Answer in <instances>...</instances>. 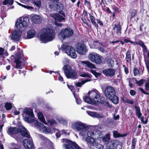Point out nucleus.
<instances>
[{
	"label": "nucleus",
	"mask_w": 149,
	"mask_h": 149,
	"mask_svg": "<svg viewBox=\"0 0 149 149\" xmlns=\"http://www.w3.org/2000/svg\"><path fill=\"white\" fill-rule=\"evenodd\" d=\"M104 94L107 99L113 103L118 104L119 101V98L116 95V92L114 88L111 86H107L105 89Z\"/></svg>",
	"instance_id": "f257e3e1"
},
{
	"label": "nucleus",
	"mask_w": 149,
	"mask_h": 149,
	"mask_svg": "<svg viewBox=\"0 0 149 149\" xmlns=\"http://www.w3.org/2000/svg\"><path fill=\"white\" fill-rule=\"evenodd\" d=\"M43 33L40 36L41 39L47 42L52 41L55 38V33L54 30L51 27L42 29Z\"/></svg>",
	"instance_id": "f03ea898"
},
{
	"label": "nucleus",
	"mask_w": 149,
	"mask_h": 149,
	"mask_svg": "<svg viewBox=\"0 0 149 149\" xmlns=\"http://www.w3.org/2000/svg\"><path fill=\"white\" fill-rule=\"evenodd\" d=\"M71 69L70 67L67 65H64L62 69L67 78L75 79L77 78V73L75 70L71 71Z\"/></svg>",
	"instance_id": "7ed1b4c3"
},
{
	"label": "nucleus",
	"mask_w": 149,
	"mask_h": 149,
	"mask_svg": "<svg viewBox=\"0 0 149 149\" xmlns=\"http://www.w3.org/2000/svg\"><path fill=\"white\" fill-rule=\"evenodd\" d=\"M29 22V20L27 17H19L17 19L16 23V27L18 30H20L23 27H27Z\"/></svg>",
	"instance_id": "20e7f679"
},
{
	"label": "nucleus",
	"mask_w": 149,
	"mask_h": 149,
	"mask_svg": "<svg viewBox=\"0 0 149 149\" xmlns=\"http://www.w3.org/2000/svg\"><path fill=\"white\" fill-rule=\"evenodd\" d=\"M100 93L96 90L95 89L92 91L90 97L89 96L85 97L83 99L84 101L88 103H91L93 100L95 102L98 101V97L100 96Z\"/></svg>",
	"instance_id": "39448f33"
},
{
	"label": "nucleus",
	"mask_w": 149,
	"mask_h": 149,
	"mask_svg": "<svg viewBox=\"0 0 149 149\" xmlns=\"http://www.w3.org/2000/svg\"><path fill=\"white\" fill-rule=\"evenodd\" d=\"M62 50L69 56H75L77 55L74 48L68 45V43H65L61 46Z\"/></svg>",
	"instance_id": "423d86ee"
},
{
	"label": "nucleus",
	"mask_w": 149,
	"mask_h": 149,
	"mask_svg": "<svg viewBox=\"0 0 149 149\" xmlns=\"http://www.w3.org/2000/svg\"><path fill=\"white\" fill-rule=\"evenodd\" d=\"M62 140L63 143L65 142L68 144L63 145V146L66 149H81L75 142H73L66 139H62Z\"/></svg>",
	"instance_id": "0eeeda50"
},
{
	"label": "nucleus",
	"mask_w": 149,
	"mask_h": 149,
	"mask_svg": "<svg viewBox=\"0 0 149 149\" xmlns=\"http://www.w3.org/2000/svg\"><path fill=\"white\" fill-rule=\"evenodd\" d=\"M73 33V31L72 29L67 28L62 30L58 34V36L60 39L64 40L71 36Z\"/></svg>",
	"instance_id": "6e6552de"
},
{
	"label": "nucleus",
	"mask_w": 149,
	"mask_h": 149,
	"mask_svg": "<svg viewBox=\"0 0 149 149\" xmlns=\"http://www.w3.org/2000/svg\"><path fill=\"white\" fill-rule=\"evenodd\" d=\"M86 141L90 149H98L99 145L93 137L88 136L86 139Z\"/></svg>",
	"instance_id": "1a4fd4ad"
},
{
	"label": "nucleus",
	"mask_w": 149,
	"mask_h": 149,
	"mask_svg": "<svg viewBox=\"0 0 149 149\" xmlns=\"http://www.w3.org/2000/svg\"><path fill=\"white\" fill-rule=\"evenodd\" d=\"M11 57H13L14 62L16 63L15 68L17 69H22V64L25 63L26 60L25 56H11Z\"/></svg>",
	"instance_id": "9d476101"
},
{
	"label": "nucleus",
	"mask_w": 149,
	"mask_h": 149,
	"mask_svg": "<svg viewBox=\"0 0 149 149\" xmlns=\"http://www.w3.org/2000/svg\"><path fill=\"white\" fill-rule=\"evenodd\" d=\"M50 16L55 19V23L56 25L59 27H62L63 26V24H61L60 22L62 21L65 22V18L58 14L57 13L51 14Z\"/></svg>",
	"instance_id": "9b49d317"
},
{
	"label": "nucleus",
	"mask_w": 149,
	"mask_h": 149,
	"mask_svg": "<svg viewBox=\"0 0 149 149\" xmlns=\"http://www.w3.org/2000/svg\"><path fill=\"white\" fill-rule=\"evenodd\" d=\"M74 127L78 131H86L89 129L88 127L81 122H76L74 124Z\"/></svg>",
	"instance_id": "f8f14e48"
},
{
	"label": "nucleus",
	"mask_w": 149,
	"mask_h": 149,
	"mask_svg": "<svg viewBox=\"0 0 149 149\" xmlns=\"http://www.w3.org/2000/svg\"><path fill=\"white\" fill-rule=\"evenodd\" d=\"M77 53L81 55H84L88 51L86 46L84 44L79 43L76 48Z\"/></svg>",
	"instance_id": "ddd939ff"
},
{
	"label": "nucleus",
	"mask_w": 149,
	"mask_h": 149,
	"mask_svg": "<svg viewBox=\"0 0 149 149\" xmlns=\"http://www.w3.org/2000/svg\"><path fill=\"white\" fill-rule=\"evenodd\" d=\"M134 108L135 109V112L136 115L138 118H140V120L143 124H147L148 121V119H147L145 121H144V117L143 116H141L142 114L141 112L140 109L139 107L135 105L134 106Z\"/></svg>",
	"instance_id": "4468645a"
},
{
	"label": "nucleus",
	"mask_w": 149,
	"mask_h": 149,
	"mask_svg": "<svg viewBox=\"0 0 149 149\" xmlns=\"http://www.w3.org/2000/svg\"><path fill=\"white\" fill-rule=\"evenodd\" d=\"M23 144L24 147L27 149H32L34 147L32 139H24L23 141Z\"/></svg>",
	"instance_id": "2eb2a0df"
},
{
	"label": "nucleus",
	"mask_w": 149,
	"mask_h": 149,
	"mask_svg": "<svg viewBox=\"0 0 149 149\" xmlns=\"http://www.w3.org/2000/svg\"><path fill=\"white\" fill-rule=\"evenodd\" d=\"M19 133H20L21 135L24 137L29 138L31 136L27 130L24 127L22 126L21 128H18Z\"/></svg>",
	"instance_id": "dca6fc26"
},
{
	"label": "nucleus",
	"mask_w": 149,
	"mask_h": 149,
	"mask_svg": "<svg viewBox=\"0 0 149 149\" xmlns=\"http://www.w3.org/2000/svg\"><path fill=\"white\" fill-rule=\"evenodd\" d=\"M22 34V32L19 31H14L12 34L11 38L14 40L18 41L20 38Z\"/></svg>",
	"instance_id": "f3484780"
},
{
	"label": "nucleus",
	"mask_w": 149,
	"mask_h": 149,
	"mask_svg": "<svg viewBox=\"0 0 149 149\" xmlns=\"http://www.w3.org/2000/svg\"><path fill=\"white\" fill-rule=\"evenodd\" d=\"M115 70L111 68H107L103 70L102 73L107 76H113L115 74Z\"/></svg>",
	"instance_id": "a211bd4d"
},
{
	"label": "nucleus",
	"mask_w": 149,
	"mask_h": 149,
	"mask_svg": "<svg viewBox=\"0 0 149 149\" xmlns=\"http://www.w3.org/2000/svg\"><path fill=\"white\" fill-rule=\"evenodd\" d=\"M7 133L9 135L11 136L13 134H16L19 133L18 128L16 127H8Z\"/></svg>",
	"instance_id": "6ab92c4d"
},
{
	"label": "nucleus",
	"mask_w": 149,
	"mask_h": 149,
	"mask_svg": "<svg viewBox=\"0 0 149 149\" xmlns=\"http://www.w3.org/2000/svg\"><path fill=\"white\" fill-rule=\"evenodd\" d=\"M32 21L36 24H40L41 22L42 19L40 15H34L31 18Z\"/></svg>",
	"instance_id": "aec40b11"
},
{
	"label": "nucleus",
	"mask_w": 149,
	"mask_h": 149,
	"mask_svg": "<svg viewBox=\"0 0 149 149\" xmlns=\"http://www.w3.org/2000/svg\"><path fill=\"white\" fill-rule=\"evenodd\" d=\"M86 112L88 115L93 118H100L102 117L101 114H99L96 112H92L89 111H87Z\"/></svg>",
	"instance_id": "412c9836"
},
{
	"label": "nucleus",
	"mask_w": 149,
	"mask_h": 149,
	"mask_svg": "<svg viewBox=\"0 0 149 149\" xmlns=\"http://www.w3.org/2000/svg\"><path fill=\"white\" fill-rule=\"evenodd\" d=\"M101 56H89L91 61L95 62L96 64H100L102 61V60L100 57Z\"/></svg>",
	"instance_id": "4be33fe9"
},
{
	"label": "nucleus",
	"mask_w": 149,
	"mask_h": 149,
	"mask_svg": "<svg viewBox=\"0 0 149 149\" xmlns=\"http://www.w3.org/2000/svg\"><path fill=\"white\" fill-rule=\"evenodd\" d=\"M36 34V31L33 29L29 30L27 33V38L30 39L33 38Z\"/></svg>",
	"instance_id": "5701e85b"
},
{
	"label": "nucleus",
	"mask_w": 149,
	"mask_h": 149,
	"mask_svg": "<svg viewBox=\"0 0 149 149\" xmlns=\"http://www.w3.org/2000/svg\"><path fill=\"white\" fill-rule=\"evenodd\" d=\"M113 137L115 138L126 136L128 134H121L118 133V131L117 130L113 131Z\"/></svg>",
	"instance_id": "b1692460"
},
{
	"label": "nucleus",
	"mask_w": 149,
	"mask_h": 149,
	"mask_svg": "<svg viewBox=\"0 0 149 149\" xmlns=\"http://www.w3.org/2000/svg\"><path fill=\"white\" fill-rule=\"evenodd\" d=\"M24 113L29 115L31 117H33L34 116V114L33 110L30 108L26 107L24 109Z\"/></svg>",
	"instance_id": "393cba45"
},
{
	"label": "nucleus",
	"mask_w": 149,
	"mask_h": 149,
	"mask_svg": "<svg viewBox=\"0 0 149 149\" xmlns=\"http://www.w3.org/2000/svg\"><path fill=\"white\" fill-rule=\"evenodd\" d=\"M82 63L85 64V66L89 67L91 69H95L96 67L95 65L88 61H82Z\"/></svg>",
	"instance_id": "a878e982"
},
{
	"label": "nucleus",
	"mask_w": 149,
	"mask_h": 149,
	"mask_svg": "<svg viewBox=\"0 0 149 149\" xmlns=\"http://www.w3.org/2000/svg\"><path fill=\"white\" fill-rule=\"evenodd\" d=\"M102 45V43H100L97 41H95L93 42V44L91 45V48H98Z\"/></svg>",
	"instance_id": "bb28decb"
},
{
	"label": "nucleus",
	"mask_w": 149,
	"mask_h": 149,
	"mask_svg": "<svg viewBox=\"0 0 149 149\" xmlns=\"http://www.w3.org/2000/svg\"><path fill=\"white\" fill-rule=\"evenodd\" d=\"M116 29V33L117 34L121 33V27L120 25L119 24H115L114 25V26L113 28V30H115Z\"/></svg>",
	"instance_id": "cd10ccee"
},
{
	"label": "nucleus",
	"mask_w": 149,
	"mask_h": 149,
	"mask_svg": "<svg viewBox=\"0 0 149 149\" xmlns=\"http://www.w3.org/2000/svg\"><path fill=\"white\" fill-rule=\"evenodd\" d=\"M74 97L76 99V102L77 104H80L81 103L82 100L79 97V95L75 93V92H73Z\"/></svg>",
	"instance_id": "c85d7f7f"
},
{
	"label": "nucleus",
	"mask_w": 149,
	"mask_h": 149,
	"mask_svg": "<svg viewBox=\"0 0 149 149\" xmlns=\"http://www.w3.org/2000/svg\"><path fill=\"white\" fill-rule=\"evenodd\" d=\"M89 14L90 18V20L91 23L93 24V25L95 26V27L97 29H98V25L97 24H96V22L95 21V18L90 14Z\"/></svg>",
	"instance_id": "c756f323"
},
{
	"label": "nucleus",
	"mask_w": 149,
	"mask_h": 149,
	"mask_svg": "<svg viewBox=\"0 0 149 149\" xmlns=\"http://www.w3.org/2000/svg\"><path fill=\"white\" fill-rule=\"evenodd\" d=\"M38 118L43 123L46 125L47 124L44 116L41 113L38 114Z\"/></svg>",
	"instance_id": "7c9ffc66"
},
{
	"label": "nucleus",
	"mask_w": 149,
	"mask_h": 149,
	"mask_svg": "<svg viewBox=\"0 0 149 149\" xmlns=\"http://www.w3.org/2000/svg\"><path fill=\"white\" fill-rule=\"evenodd\" d=\"M31 3L38 8H40L41 6V3L40 0H33L32 1Z\"/></svg>",
	"instance_id": "2f4dec72"
},
{
	"label": "nucleus",
	"mask_w": 149,
	"mask_h": 149,
	"mask_svg": "<svg viewBox=\"0 0 149 149\" xmlns=\"http://www.w3.org/2000/svg\"><path fill=\"white\" fill-rule=\"evenodd\" d=\"M12 104L10 102H6L4 105V107L6 110L8 111L10 110L13 107Z\"/></svg>",
	"instance_id": "473e14b6"
},
{
	"label": "nucleus",
	"mask_w": 149,
	"mask_h": 149,
	"mask_svg": "<svg viewBox=\"0 0 149 149\" xmlns=\"http://www.w3.org/2000/svg\"><path fill=\"white\" fill-rule=\"evenodd\" d=\"M63 6L61 3L58 2L56 4V10L57 11L60 10H62L63 9Z\"/></svg>",
	"instance_id": "72a5a7b5"
},
{
	"label": "nucleus",
	"mask_w": 149,
	"mask_h": 149,
	"mask_svg": "<svg viewBox=\"0 0 149 149\" xmlns=\"http://www.w3.org/2000/svg\"><path fill=\"white\" fill-rule=\"evenodd\" d=\"M0 55H4L6 56H8V54L7 51L2 47H0Z\"/></svg>",
	"instance_id": "f704fd0d"
},
{
	"label": "nucleus",
	"mask_w": 149,
	"mask_h": 149,
	"mask_svg": "<svg viewBox=\"0 0 149 149\" xmlns=\"http://www.w3.org/2000/svg\"><path fill=\"white\" fill-rule=\"evenodd\" d=\"M137 12V10L136 9H133L131 12V15L130 18L132 19L133 17L135 16Z\"/></svg>",
	"instance_id": "c9c22d12"
},
{
	"label": "nucleus",
	"mask_w": 149,
	"mask_h": 149,
	"mask_svg": "<svg viewBox=\"0 0 149 149\" xmlns=\"http://www.w3.org/2000/svg\"><path fill=\"white\" fill-rule=\"evenodd\" d=\"M80 76L83 77H88L89 78H91L92 77L91 74H90L88 72L85 73V72H84L83 74H80Z\"/></svg>",
	"instance_id": "e433bc0d"
},
{
	"label": "nucleus",
	"mask_w": 149,
	"mask_h": 149,
	"mask_svg": "<svg viewBox=\"0 0 149 149\" xmlns=\"http://www.w3.org/2000/svg\"><path fill=\"white\" fill-rule=\"evenodd\" d=\"M18 4L20 6H22L24 7L25 8H27V9L28 10H33L34 9V8L32 6H26L24 5H23L22 4H21L20 3H18Z\"/></svg>",
	"instance_id": "4c0bfd02"
},
{
	"label": "nucleus",
	"mask_w": 149,
	"mask_h": 149,
	"mask_svg": "<svg viewBox=\"0 0 149 149\" xmlns=\"http://www.w3.org/2000/svg\"><path fill=\"white\" fill-rule=\"evenodd\" d=\"M136 140L135 138H134L132 141V146L131 149H135L136 144Z\"/></svg>",
	"instance_id": "58836bf2"
},
{
	"label": "nucleus",
	"mask_w": 149,
	"mask_h": 149,
	"mask_svg": "<svg viewBox=\"0 0 149 149\" xmlns=\"http://www.w3.org/2000/svg\"><path fill=\"white\" fill-rule=\"evenodd\" d=\"M13 3V0H5L3 2V4L4 5H6L8 4L12 5Z\"/></svg>",
	"instance_id": "ea45409f"
},
{
	"label": "nucleus",
	"mask_w": 149,
	"mask_h": 149,
	"mask_svg": "<svg viewBox=\"0 0 149 149\" xmlns=\"http://www.w3.org/2000/svg\"><path fill=\"white\" fill-rule=\"evenodd\" d=\"M145 87L146 91L149 92V79L145 80Z\"/></svg>",
	"instance_id": "a19ab883"
},
{
	"label": "nucleus",
	"mask_w": 149,
	"mask_h": 149,
	"mask_svg": "<svg viewBox=\"0 0 149 149\" xmlns=\"http://www.w3.org/2000/svg\"><path fill=\"white\" fill-rule=\"evenodd\" d=\"M101 104L104 105L108 107L109 108H111L112 107V105L109 104V102L105 100L102 102H101Z\"/></svg>",
	"instance_id": "79ce46f5"
},
{
	"label": "nucleus",
	"mask_w": 149,
	"mask_h": 149,
	"mask_svg": "<svg viewBox=\"0 0 149 149\" xmlns=\"http://www.w3.org/2000/svg\"><path fill=\"white\" fill-rule=\"evenodd\" d=\"M138 45L142 48V50L145 49L146 47V45H144L143 42L141 40H140L138 42Z\"/></svg>",
	"instance_id": "37998d69"
},
{
	"label": "nucleus",
	"mask_w": 149,
	"mask_h": 149,
	"mask_svg": "<svg viewBox=\"0 0 149 149\" xmlns=\"http://www.w3.org/2000/svg\"><path fill=\"white\" fill-rule=\"evenodd\" d=\"M136 80V83L139 86H141L143 83L144 81H145V80L142 79L139 81H137L136 80Z\"/></svg>",
	"instance_id": "c03bdc74"
},
{
	"label": "nucleus",
	"mask_w": 149,
	"mask_h": 149,
	"mask_svg": "<svg viewBox=\"0 0 149 149\" xmlns=\"http://www.w3.org/2000/svg\"><path fill=\"white\" fill-rule=\"evenodd\" d=\"M110 137L109 134H107L105 136H104L103 138V140L104 141L108 142L110 140Z\"/></svg>",
	"instance_id": "a18cd8bd"
},
{
	"label": "nucleus",
	"mask_w": 149,
	"mask_h": 149,
	"mask_svg": "<svg viewBox=\"0 0 149 149\" xmlns=\"http://www.w3.org/2000/svg\"><path fill=\"white\" fill-rule=\"evenodd\" d=\"M133 72L134 76L140 73V72L138 69L136 67H135L133 70Z\"/></svg>",
	"instance_id": "49530a36"
},
{
	"label": "nucleus",
	"mask_w": 149,
	"mask_h": 149,
	"mask_svg": "<svg viewBox=\"0 0 149 149\" xmlns=\"http://www.w3.org/2000/svg\"><path fill=\"white\" fill-rule=\"evenodd\" d=\"M67 86L68 87V88L69 89H70V91L72 92H75V91H74L75 88L73 86L71 85H69L68 84H67Z\"/></svg>",
	"instance_id": "de8ad7c7"
},
{
	"label": "nucleus",
	"mask_w": 149,
	"mask_h": 149,
	"mask_svg": "<svg viewBox=\"0 0 149 149\" xmlns=\"http://www.w3.org/2000/svg\"><path fill=\"white\" fill-rule=\"evenodd\" d=\"M97 100H98V102L101 103V102H102L103 101L105 100V99L104 97L101 96L100 95V96L98 97Z\"/></svg>",
	"instance_id": "09e8293b"
},
{
	"label": "nucleus",
	"mask_w": 149,
	"mask_h": 149,
	"mask_svg": "<svg viewBox=\"0 0 149 149\" xmlns=\"http://www.w3.org/2000/svg\"><path fill=\"white\" fill-rule=\"evenodd\" d=\"M144 56H149V52L148 51L147 47L143 50Z\"/></svg>",
	"instance_id": "8fccbe9b"
},
{
	"label": "nucleus",
	"mask_w": 149,
	"mask_h": 149,
	"mask_svg": "<svg viewBox=\"0 0 149 149\" xmlns=\"http://www.w3.org/2000/svg\"><path fill=\"white\" fill-rule=\"evenodd\" d=\"M94 134L93 131L92 130L91 131H88L87 132V134L88 136H90L92 137V136Z\"/></svg>",
	"instance_id": "3c124183"
},
{
	"label": "nucleus",
	"mask_w": 149,
	"mask_h": 149,
	"mask_svg": "<svg viewBox=\"0 0 149 149\" xmlns=\"http://www.w3.org/2000/svg\"><path fill=\"white\" fill-rule=\"evenodd\" d=\"M125 102L132 104H134V102L132 100L126 98H125Z\"/></svg>",
	"instance_id": "603ef678"
},
{
	"label": "nucleus",
	"mask_w": 149,
	"mask_h": 149,
	"mask_svg": "<svg viewBox=\"0 0 149 149\" xmlns=\"http://www.w3.org/2000/svg\"><path fill=\"white\" fill-rule=\"evenodd\" d=\"M57 73H58V75L59 76L58 78V80L61 82L64 81L63 78L61 76L60 74L58 72H57Z\"/></svg>",
	"instance_id": "864d4df0"
},
{
	"label": "nucleus",
	"mask_w": 149,
	"mask_h": 149,
	"mask_svg": "<svg viewBox=\"0 0 149 149\" xmlns=\"http://www.w3.org/2000/svg\"><path fill=\"white\" fill-rule=\"evenodd\" d=\"M25 120L26 121L28 122L29 123H30L31 122V120L30 119L29 116L28 115H26L24 117Z\"/></svg>",
	"instance_id": "5fc2aeb1"
},
{
	"label": "nucleus",
	"mask_w": 149,
	"mask_h": 149,
	"mask_svg": "<svg viewBox=\"0 0 149 149\" xmlns=\"http://www.w3.org/2000/svg\"><path fill=\"white\" fill-rule=\"evenodd\" d=\"M130 93L132 96H134L136 94V91L133 90H131L130 91Z\"/></svg>",
	"instance_id": "6e6d98bb"
},
{
	"label": "nucleus",
	"mask_w": 149,
	"mask_h": 149,
	"mask_svg": "<svg viewBox=\"0 0 149 149\" xmlns=\"http://www.w3.org/2000/svg\"><path fill=\"white\" fill-rule=\"evenodd\" d=\"M116 142V141H111L110 143L111 145V146H112L113 147H115L116 146V144L115 143Z\"/></svg>",
	"instance_id": "4d7b16f0"
},
{
	"label": "nucleus",
	"mask_w": 149,
	"mask_h": 149,
	"mask_svg": "<svg viewBox=\"0 0 149 149\" xmlns=\"http://www.w3.org/2000/svg\"><path fill=\"white\" fill-rule=\"evenodd\" d=\"M139 89L141 91L142 93H143V94H146V95H149V93H147V92H146L144 90L141 88H139Z\"/></svg>",
	"instance_id": "13d9d810"
},
{
	"label": "nucleus",
	"mask_w": 149,
	"mask_h": 149,
	"mask_svg": "<svg viewBox=\"0 0 149 149\" xmlns=\"http://www.w3.org/2000/svg\"><path fill=\"white\" fill-rule=\"evenodd\" d=\"M24 54L23 51L22 50L20 51L19 52H18L16 54V56H23Z\"/></svg>",
	"instance_id": "bf43d9fd"
},
{
	"label": "nucleus",
	"mask_w": 149,
	"mask_h": 149,
	"mask_svg": "<svg viewBox=\"0 0 149 149\" xmlns=\"http://www.w3.org/2000/svg\"><path fill=\"white\" fill-rule=\"evenodd\" d=\"M89 56H99L97 53L95 52H91L89 54Z\"/></svg>",
	"instance_id": "052dcab7"
},
{
	"label": "nucleus",
	"mask_w": 149,
	"mask_h": 149,
	"mask_svg": "<svg viewBox=\"0 0 149 149\" xmlns=\"http://www.w3.org/2000/svg\"><path fill=\"white\" fill-rule=\"evenodd\" d=\"M61 134L60 131L57 132L56 134V136L57 138H58L60 137L61 136Z\"/></svg>",
	"instance_id": "680f3d73"
},
{
	"label": "nucleus",
	"mask_w": 149,
	"mask_h": 149,
	"mask_svg": "<svg viewBox=\"0 0 149 149\" xmlns=\"http://www.w3.org/2000/svg\"><path fill=\"white\" fill-rule=\"evenodd\" d=\"M5 58V56H0V65L2 64V62Z\"/></svg>",
	"instance_id": "e2e57ef3"
},
{
	"label": "nucleus",
	"mask_w": 149,
	"mask_h": 149,
	"mask_svg": "<svg viewBox=\"0 0 149 149\" xmlns=\"http://www.w3.org/2000/svg\"><path fill=\"white\" fill-rule=\"evenodd\" d=\"M49 122L51 125L55 124L56 123V121L53 119H52L50 120Z\"/></svg>",
	"instance_id": "0e129e2a"
},
{
	"label": "nucleus",
	"mask_w": 149,
	"mask_h": 149,
	"mask_svg": "<svg viewBox=\"0 0 149 149\" xmlns=\"http://www.w3.org/2000/svg\"><path fill=\"white\" fill-rule=\"evenodd\" d=\"M77 87H81L82 85L81 82H78L77 83H75Z\"/></svg>",
	"instance_id": "69168bd1"
},
{
	"label": "nucleus",
	"mask_w": 149,
	"mask_h": 149,
	"mask_svg": "<svg viewBox=\"0 0 149 149\" xmlns=\"http://www.w3.org/2000/svg\"><path fill=\"white\" fill-rule=\"evenodd\" d=\"M97 22L99 24V25L101 26H103V22L100 19H97Z\"/></svg>",
	"instance_id": "338daca9"
},
{
	"label": "nucleus",
	"mask_w": 149,
	"mask_h": 149,
	"mask_svg": "<svg viewBox=\"0 0 149 149\" xmlns=\"http://www.w3.org/2000/svg\"><path fill=\"white\" fill-rule=\"evenodd\" d=\"M101 74L99 72H97L94 74V75L95 76L96 78H97L98 76L101 75Z\"/></svg>",
	"instance_id": "774afa93"
}]
</instances>
